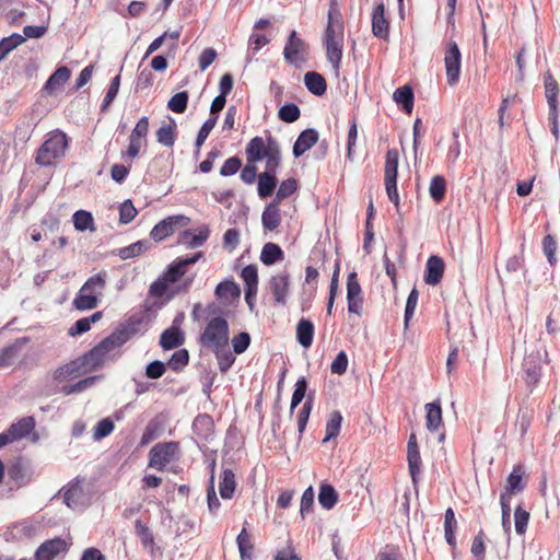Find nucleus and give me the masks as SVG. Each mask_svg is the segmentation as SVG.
Instances as JSON below:
<instances>
[{
    "label": "nucleus",
    "instance_id": "3c124183",
    "mask_svg": "<svg viewBox=\"0 0 560 560\" xmlns=\"http://www.w3.org/2000/svg\"><path fill=\"white\" fill-rule=\"evenodd\" d=\"M301 116L299 106L294 103H287L280 107L278 117L281 121L291 124L296 121Z\"/></svg>",
    "mask_w": 560,
    "mask_h": 560
},
{
    "label": "nucleus",
    "instance_id": "bf43d9fd",
    "mask_svg": "<svg viewBox=\"0 0 560 560\" xmlns=\"http://www.w3.org/2000/svg\"><path fill=\"white\" fill-rule=\"evenodd\" d=\"M217 120H218V117L212 116V117H209L203 122V125L199 129L197 138H196L195 145H196L197 149H200V147L205 143V141L207 140L208 136L210 135V132L215 127Z\"/></svg>",
    "mask_w": 560,
    "mask_h": 560
},
{
    "label": "nucleus",
    "instance_id": "13d9d810",
    "mask_svg": "<svg viewBox=\"0 0 560 560\" xmlns=\"http://www.w3.org/2000/svg\"><path fill=\"white\" fill-rule=\"evenodd\" d=\"M138 210L135 208L130 199L125 200L119 207V222L128 224L137 217Z\"/></svg>",
    "mask_w": 560,
    "mask_h": 560
},
{
    "label": "nucleus",
    "instance_id": "39448f33",
    "mask_svg": "<svg viewBox=\"0 0 560 560\" xmlns=\"http://www.w3.org/2000/svg\"><path fill=\"white\" fill-rule=\"evenodd\" d=\"M202 254L196 253L191 257L176 258L170 264L166 270L150 285L149 293L152 298H163L168 290V285L177 282L187 271V267L196 264Z\"/></svg>",
    "mask_w": 560,
    "mask_h": 560
},
{
    "label": "nucleus",
    "instance_id": "f3484780",
    "mask_svg": "<svg viewBox=\"0 0 560 560\" xmlns=\"http://www.w3.org/2000/svg\"><path fill=\"white\" fill-rule=\"evenodd\" d=\"M89 373V370L85 368V364L81 357L72 360L54 371V380L62 383L72 378H77L82 374Z\"/></svg>",
    "mask_w": 560,
    "mask_h": 560
},
{
    "label": "nucleus",
    "instance_id": "a211bd4d",
    "mask_svg": "<svg viewBox=\"0 0 560 560\" xmlns=\"http://www.w3.org/2000/svg\"><path fill=\"white\" fill-rule=\"evenodd\" d=\"M290 287V276L288 272H281L272 276L269 280V288L277 303L284 305Z\"/></svg>",
    "mask_w": 560,
    "mask_h": 560
},
{
    "label": "nucleus",
    "instance_id": "6e6d98bb",
    "mask_svg": "<svg viewBox=\"0 0 560 560\" xmlns=\"http://www.w3.org/2000/svg\"><path fill=\"white\" fill-rule=\"evenodd\" d=\"M188 98L189 95L186 91L178 92L171 97L167 107L176 114H183L187 108Z\"/></svg>",
    "mask_w": 560,
    "mask_h": 560
},
{
    "label": "nucleus",
    "instance_id": "2f4dec72",
    "mask_svg": "<svg viewBox=\"0 0 560 560\" xmlns=\"http://www.w3.org/2000/svg\"><path fill=\"white\" fill-rule=\"evenodd\" d=\"M70 75L71 71L67 67H59L46 81L44 90L48 94H52L70 79Z\"/></svg>",
    "mask_w": 560,
    "mask_h": 560
},
{
    "label": "nucleus",
    "instance_id": "6e6552de",
    "mask_svg": "<svg viewBox=\"0 0 560 560\" xmlns=\"http://www.w3.org/2000/svg\"><path fill=\"white\" fill-rule=\"evenodd\" d=\"M179 453L178 442L156 443L149 452V467L164 471L168 464L178 459Z\"/></svg>",
    "mask_w": 560,
    "mask_h": 560
},
{
    "label": "nucleus",
    "instance_id": "f8f14e48",
    "mask_svg": "<svg viewBox=\"0 0 560 560\" xmlns=\"http://www.w3.org/2000/svg\"><path fill=\"white\" fill-rule=\"evenodd\" d=\"M307 46L303 39H301L295 31H292L287 39L283 57L284 60L294 67H300L306 61Z\"/></svg>",
    "mask_w": 560,
    "mask_h": 560
},
{
    "label": "nucleus",
    "instance_id": "e433bc0d",
    "mask_svg": "<svg viewBox=\"0 0 560 560\" xmlns=\"http://www.w3.org/2000/svg\"><path fill=\"white\" fill-rule=\"evenodd\" d=\"M237 548L240 551L241 560H252V553L254 551V544L252 542V536L244 526L236 538Z\"/></svg>",
    "mask_w": 560,
    "mask_h": 560
},
{
    "label": "nucleus",
    "instance_id": "473e14b6",
    "mask_svg": "<svg viewBox=\"0 0 560 560\" xmlns=\"http://www.w3.org/2000/svg\"><path fill=\"white\" fill-rule=\"evenodd\" d=\"M176 122L174 119L170 118L167 124H163L156 130V140L159 143L164 147L172 148L176 141Z\"/></svg>",
    "mask_w": 560,
    "mask_h": 560
},
{
    "label": "nucleus",
    "instance_id": "f03ea898",
    "mask_svg": "<svg viewBox=\"0 0 560 560\" xmlns=\"http://www.w3.org/2000/svg\"><path fill=\"white\" fill-rule=\"evenodd\" d=\"M245 154L249 163L266 159L265 171L258 174L257 192L261 199L271 196L278 184L277 170L281 162V151L277 139L270 133L266 140L258 136L254 137L247 143Z\"/></svg>",
    "mask_w": 560,
    "mask_h": 560
},
{
    "label": "nucleus",
    "instance_id": "7ed1b4c3",
    "mask_svg": "<svg viewBox=\"0 0 560 560\" xmlns=\"http://www.w3.org/2000/svg\"><path fill=\"white\" fill-rule=\"evenodd\" d=\"M326 57L332 68H340L345 45V24L336 0H332L328 10V22L323 39Z\"/></svg>",
    "mask_w": 560,
    "mask_h": 560
},
{
    "label": "nucleus",
    "instance_id": "c85d7f7f",
    "mask_svg": "<svg viewBox=\"0 0 560 560\" xmlns=\"http://www.w3.org/2000/svg\"><path fill=\"white\" fill-rule=\"evenodd\" d=\"M315 327L311 319L302 317L296 325V340L305 349H308L314 339Z\"/></svg>",
    "mask_w": 560,
    "mask_h": 560
},
{
    "label": "nucleus",
    "instance_id": "052dcab7",
    "mask_svg": "<svg viewBox=\"0 0 560 560\" xmlns=\"http://www.w3.org/2000/svg\"><path fill=\"white\" fill-rule=\"evenodd\" d=\"M313 407V397L308 396L301 410L298 412V429L299 433L302 434L306 428L307 421Z\"/></svg>",
    "mask_w": 560,
    "mask_h": 560
},
{
    "label": "nucleus",
    "instance_id": "c03bdc74",
    "mask_svg": "<svg viewBox=\"0 0 560 560\" xmlns=\"http://www.w3.org/2000/svg\"><path fill=\"white\" fill-rule=\"evenodd\" d=\"M22 341L18 339L14 343H11L0 350V368L10 366L19 355L20 347Z\"/></svg>",
    "mask_w": 560,
    "mask_h": 560
},
{
    "label": "nucleus",
    "instance_id": "4468645a",
    "mask_svg": "<svg viewBox=\"0 0 560 560\" xmlns=\"http://www.w3.org/2000/svg\"><path fill=\"white\" fill-rule=\"evenodd\" d=\"M69 544L60 538L45 540L34 553V560H55L60 553L67 552Z\"/></svg>",
    "mask_w": 560,
    "mask_h": 560
},
{
    "label": "nucleus",
    "instance_id": "69168bd1",
    "mask_svg": "<svg viewBox=\"0 0 560 560\" xmlns=\"http://www.w3.org/2000/svg\"><path fill=\"white\" fill-rule=\"evenodd\" d=\"M231 342H232L234 353L242 354L243 352H245L247 350V348L250 345V336L248 332L243 331V332L235 335L232 338Z\"/></svg>",
    "mask_w": 560,
    "mask_h": 560
},
{
    "label": "nucleus",
    "instance_id": "ddd939ff",
    "mask_svg": "<svg viewBox=\"0 0 560 560\" xmlns=\"http://www.w3.org/2000/svg\"><path fill=\"white\" fill-rule=\"evenodd\" d=\"M84 479L77 477L68 483L65 492V503L72 510L83 508L89 503V497L83 488Z\"/></svg>",
    "mask_w": 560,
    "mask_h": 560
},
{
    "label": "nucleus",
    "instance_id": "09e8293b",
    "mask_svg": "<svg viewBox=\"0 0 560 560\" xmlns=\"http://www.w3.org/2000/svg\"><path fill=\"white\" fill-rule=\"evenodd\" d=\"M307 389V381L304 376H301L295 385H294V392L292 394L291 398V405H290V415L293 413L294 409L302 402L306 395Z\"/></svg>",
    "mask_w": 560,
    "mask_h": 560
},
{
    "label": "nucleus",
    "instance_id": "4be33fe9",
    "mask_svg": "<svg viewBox=\"0 0 560 560\" xmlns=\"http://www.w3.org/2000/svg\"><path fill=\"white\" fill-rule=\"evenodd\" d=\"M282 221L280 203L278 200L270 201L261 214V223L265 231H276Z\"/></svg>",
    "mask_w": 560,
    "mask_h": 560
},
{
    "label": "nucleus",
    "instance_id": "5701e85b",
    "mask_svg": "<svg viewBox=\"0 0 560 560\" xmlns=\"http://www.w3.org/2000/svg\"><path fill=\"white\" fill-rule=\"evenodd\" d=\"M444 261L439 256H431L425 264L424 281L429 285H436L441 282L444 275Z\"/></svg>",
    "mask_w": 560,
    "mask_h": 560
},
{
    "label": "nucleus",
    "instance_id": "79ce46f5",
    "mask_svg": "<svg viewBox=\"0 0 560 560\" xmlns=\"http://www.w3.org/2000/svg\"><path fill=\"white\" fill-rule=\"evenodd\" d=\"M192 428L196 434L207 439L213 433L214 423L209 415H199L196 417Z\"/></svg>",
    "mask_w": 560,
    "mask_h": 560
},
{
    "label": "nucleus",
    "instance_id": "a18cd8bd",
    "mask_svg": "<svg viewBox=\"0 0 560 560\" xmlns=\"http://www.w3.org/2000/svg\"><path fill=\"white\" fill-rule=\"evenodd\" d=\"M342 422V416L340 411L336 410L332 411L329 416V419L326 423V436L324 439V442L329 441L330 439H335L340 433Z\"/></svg>",
    "mask_w": 560,
    "mask_h": 560
},
{
    "label": "nucleus",
    "instance_id": "bb28decb",
    "mask_svg": "<svg viewBox=\"0 0 560 560\" xmlns=\"http://www.w3.org/2000/svg\"><path fill=\"white\" fill-rule=\"evenodd\" d=\"M318 141V132L315 129H306L302 131L293 145V154L295 158L303 155Z\"/></svg>",
    "mask_w": 560,
    "mask_h": 560
},
{
    "label": "nucleus",
    "instance_id": "603ef678",
    "mask_svg": "<svg viewBox=\"0 0 560 560\" xmlns=\"http://www.w3.org/2000/svg\"><path fill=\"white\" fill-rule=\"evenodd\" d=\"M407 459H408L410 476L412 478V481L416 482L417 477L419 476V474L421 471V465H422L419 448L407 450Z\"/></svg>",
    "mask_w": 560,
    "mask_h": 560
},
{
    "label": "nucleus",
    "instance_id": "2eb2a0df",
    "mask_svg": "<svg viewBox=\"0 0 560 560\" xmlns=\"http://www.w3.org/2000/svg\"><path fill=\"white\" fill-rule=\"evenodd\" d=\"M347 300H348V311L350 313H354L357 315L362 314V289L358 280L357 272H351L347 278Z\"/></svg>",
    "mask_w": 560,
    "mask_h": 560
},
{
    "label": "nucleus",
    "instance_id": "e2e57ef3",
    "mask_svg": "<svg viewBox=\"0 0 560 560\" xmlns=\"http://www.w3.org/2000/svg\"><path fill=\"white\" fill-rule=\"evenodd\" d=\"M97 378H98V376L86 377L84 380H81V381L77 382L73 385L63 386L61 392L65 395H71V394H74V393H81V392L85 390L86 388H89L90 386H92Z\"/></svg>",
    "mask_w": 560,
    "mask_h": 560
},
{
    "label": "nucleus",
    "instance_id": "37998d69",
    "mask_svg": "<svg viewBox=\"0 0 560 560\" xmlns=\"http://www.w3.org/2000/svg\"><path fill=\"white\" fill-rule=\"evenodd\" d=\"M429 192L431 198L436 202L440 203L445 198L446 192V180L441 175H435L432 177L429 186Z\"/></svg>",
    "mask_w": 560,
    "mask_h": 560
},
{
    "label": "nucleus",
    "instance_id": "58836bf2",
    "mask_svg": "<svg viewBox=\"0 0 560 560\" xmlns=\"http://www.w3.org/2000/svg\"><path fill=\"white\" fill-rule=\"evenodd\" d=\"M148 241H137L128 246L117 249V255L120 259L126 260L135 258L149 249Z\"/></svg>",
    "mask_w": 560,
    "mask_h": 560
},
{
    "label": "nucleus",
    "instance_id": "f257e3e1",
    "mask_svg": "<svg viewBox=\"0 0 560 560\" xmlns=\"http://www.w3.org/2000/svg\"><path fill=\"white\" fill-rule=\"evenodd\" d=\"M221 312V307L215 303L207 305V313L212 317L208 319L198 341L201 348L215 355L219 370L225 373L235 362V357L229 346V323Z\"/></svg>",
    "mask_w": 560,
    "mask_h": 560
},
{
    "label": "nucleus",
    "instance_id": "20e7f679",
    "mask_svg": "<svg viewBox=\"0 0 560 560\" xmlns=\"http://www.w3.org/2000/svg\"><path fill=\"white\" fill-rule=\"evenodd\" d=\"M130 336L131 334L127 329L116 330L104 338L89 352L81 355L89 372L101 368L109 358V354L126 343L130 339Z\"/></svg>",
    "mask_w": 560,
    "mask_h": 560
},
{
    "label": "nucleus",
    "instance_id": "9d476101",
    "mask_svg": "<svg viewBox=\"0 0 560 560\" xmlns=\"http://www.w3.org/2000/svg\"><path fill=\"white\" fill-rule=\"evenodd\" d=\"M190 219L184 214L170 215L156 223L150 232V237L155 242H162L173 235L176 230L186 228Z\"/></svg>",
    "mask_w": 560,
    "mask_h": 560
},
{
    "label": "nucleus",
    "instance_id": "f704fd0d",
    "mask_svg": "<svg viewBox=\"0 0 560 560\" xmlns=\"http://www.w3.org/2000/svg\"><path fill=\"white\" fill-rule=\"evenodd\" d=\"M235 475L232 469L226 468L222 471L221 481L219 483V492L222 499H232L235 491Z\"/></svg>",
    "mask_w": 560,
    "mask_h": 560
},
{
    "label": "nucleus",
    "instance_id": "393cba45",
    "mask_svg": "<svg viewBox=\"0 0 560 560\" xmlns=\"http://www.w3.org/2000/svg\"><path fill=\"white\" fill-rule=\"evenodd\" d=\"M524 475V467L522 465H515L506 478L503 493H506V495L511 498L513 494L522 492L525 489V483L523 482Z\"/></svg>",
    "mask_w": 560,
    "mask_h": 560
},
{
    "label": "nucleus",
    "instance_id": "49530a36",
    "mask_svg": "<svg viewBox=\"0 0 560 560\" xmlns=\"http://www.w3.org/2000/svg\"><path fill=\"white\" fill-rule=\"evenodd\" d=\"M25 38L20 34H12L0 40V61L3 60L13 49L20 46Z\"/></svg>",
    "mask_w": 560,
    "mask_h": 560
},
{
    "label": "nucleus",
    "instance_id": "0eeeda50",
    "mask_svg": "<svg viewBox=\"0 0 560 560\" xmlns=\"http://www.w3.org/2000/svg\"><path fill=\"white\" fill-rule=\"evenodd\" d=\"M68 147V137L63 131L55 130L37 150L35 162L40 166L52 165L54 162L61 158Z\"/></svg>",
    "mask_w": 560,
    "mask_h": 560
},
{
    "label": "nucleus",
    "instance_id": "dca6fc26",
    "mask_svg": "<svg viewBox=\"0 0 560 560\" xmlns=\"http://www.w3.org/2000/svg\"><path fill=\"white\" fill-rule=\"evenodd\" d=\"M523 380L532 392L538 384L541 376V360L538 353H530L524 358L523 361Z\"/></svg>",
    "mask_w": 560,
    "mask_h": 560
},
{
    "label": "nucleus",
    "instance_id": "4c0bfd02",
    "mask_svg": "<svg viewBox=\"0 0 560 560\" xmlns=\"http://www.w3.org/2000/svg\"><path fill=\"white\" fill-rule=\"evenodd\" d=\"M457 528V522L455 513L452 508H447L444 515V533L446 542L452 547H456L455 530Z\"/></svg>",
    "mask_w": 560,
    "mask_h": 560
},
{
    "label": "nucleus",
    "instance_id": "9b49d317",
    "mask_svg": "<svg viewBox=\"0 0 560 560\" xmlns=\"http://www.w3.org/2000/svg\"><path fill=\"white\" fill-rule=\"evenodd\" d=\"M444 65L447 83L455 85L459 81L462 54L458 45L453 40H450L445 46Z\"/></svg>",
    "mask_w": 560,
    "mask_h": 560
},
{
    "label": "nucleus",
    "instance_id": "680f3d73",
    "mask_svg": "<svg viewBox=\"0 0 560 560\" xmlns=\"http://www.w3.org/2000/svg\"><path fill=\"white\" fill-rule=\"evenodd\" d=\"M485 538V533L482 529H480L472 540L470 551L477 558V560H485L486 558Z\"/></svg>",
    "mask_w": 560,
    "mask_h": 560
},
{
    "label": "nucleus",
    "instance_id": "8fccbe9b",
    "mask_svg": "<svg viewBox=\"0 0 560 560\" xmlns=\"http://www.w3.org/2000/svg\"><path fill=\"white\" fill-rule=\"evenodd\" d=\"M298 187L299 184L295 178H288L282 180L273 200H278V203H281L283 199L292 196L298 190Z\"/></svg>",
    "mask_w": 560,
    "mask_h": 560
},
{
    "label": "nucleus",
    "instance_id": "72a5a7b5",
    "mask_svg": "<svg viewBox=\"0 0 560 560\" xmlns=\"http://www.w3.org/2000/svg\"><path fill=\"white\" fill-rule=\"evenodd\" d=\"M284 259V253L276 243H266L260 253V261L266 266H271Z\"/></svg>",
    "mask_w": 560,
    "mask_h": 560
},
{
    "label": "nucleus",
    "instance_id": "7c9ffc66",
    "mask_svg": "<svg viewBox=\"0 0 560 560\" xmlns=\"http://www.w3.org/2000/svg\"><path fill=\"white\" fill-rule=\"evenodd\" d=\"M304 83L307 90L316 96H322L327 91L325 78L315 71H308L305 73Z\"/></svg>",
    "mask_w": 560,
    "mask_h": 560
},
{
    "label": "nucleus",
    "instance_id": "774afa93",
    "mask_svg": "<svg viewBox=\"0 0 560 560\" xmlns=\"http://www.w3.org/2000/svg\"><path fill=\"white\" fill-rule=\"evenodd\" d=\"M242 167V160L238 156L229 158L220 168V175L232 176Z\"/></svg>",
    "mask_w": 560,
    "mask_h": 560
},
{
    "label": "nucleus",
    "instance_id": "6ab92c4d",
    "mask_svg": "<svg viewBox=\"0 0 560 560\" xmlns=\"http://www.w3.org/2000/svg\"><path fill=\"white\" fill-rule=\"evenodd\" d=\"M372 33L375 37L388 39L389 20L385 16V5L378 3L372 12Z\"/></svg>",
    "mask_w": 560,
    "mask_h": 560
},
{
    "label": "nucleus",
    "instance_id": "aec40b11",
    "mask_svg": "<svg viewBox=\"0 0 560 560\" xmlns=\"http://www.w3.org/2000/svg\"><path fill=\"white\" fill-rule=\"evenodd\" d=\"M210 236V229L202 225L197 230H185L179 234L178 243L188 248H197L202 246Z\"/></svg>",
    "mask_w": 560,
    "mask_h": 560
},
{
    "label": "nucleus",
    "instance_id": "a878e982",
    "mask_svg": "<svg viewBox=\"0 0 560 560\" xmlns=\"http://www.w3.org/2000/svg\"><path fill=\"white\" fill-rule=\"evenodd\" d=\"M215 295L224 304H232L241 296V289L233 280H224L215 288Z\"/></svg>",
    "mask_w": 560,
    "mask_h": 560
},
{
    "label": "nucleus",
    "instance_id": "864d4df0",
    "mask_svg": "<svg viewBox=\"0 0 560 560\" xmlns=\"http://www.w3.org/2000/svg\"><path fill=\"white\" fill-rule=\"evenodd\" d=\"M119 86H120V75L118 74L110 81V84L106 91L104 98H103V102L101 105V110L103 113H105L109 108V106L116 98L118 91H119Z\"/></svg>",
    "mask_w": 560,
    "mask_h": 560
},
{
    "label": "nucleus",
    "instance_id": "cd10ccee",
    "mask_svg": "<svg viewBox=\"0 0 560 560\" xmlns=\"http://www.w3.org/2000/svg\"><path fill=\"white\" fill-rule=\"evenodd\" d=\"M185 342L184 332L176 326L165 329L160 337V346L164 350L180 347Z\"/></svg>",
    "mask_w": 560,
    "mask_h": 560
},
{
    "label": "nucleus",
    "instance_id": "a19ab883",
    "mask_svg": "<svg viewBox=\"0 0 560 560\" xmlns=\"http://www.w3.org/2000/svg\"><path fill=\"white\" fill-rule=\"evenodd\" d=\"M338 500L337 491L334 489L332 486L323 483L319 487V493H318V502L319 504L326 509L330 510L335 506Z\"/></svg>",
    "mask_w": 560,
    "mask_h": 560
},
{
    "label": "nucleus",
    "instance_id": "0e129e2a",
    "mask_svg": "<svg viewBox=\"0 0 560 560\" xmlns=\"http://www.w3.org/2000/svg\"><path fill=\"white\" fill-rule=\"evenodd\" d=\"M542 250L546 255L549 264L553 266L557 262L556 252H557V242L555 237L550 234L546 235L542 240Z\"/></svg>",
    "mask_w": 560,
    "mask_h": 560
},
{
    "label": "nucleus",
    "instance_id": "c9c22d12",
    "mask_svg": "<svg viewBox=\"0 0 560 560\" xmlns=\"http://www.w3.org/2000/svg\"><path fill=\"white\" fill-rule=\"evenodd\" d=\"M393 98L398 105H401L402 109L407 114H411L412 108H413V98L415 97H413V91L410 86L404 85V86L396 89V91L393 94Z\"/></svg>",
    "mask_w": 560,
    "mask_h": 560
},
{
    "label": "nucleus",
    "instance_id": "5fc2aeb1",
    "mask_svg": "<svg viewBox=\"0 0 560 560\" xmlns=\"http://www.w3.org/2000/svg\"><path fill=\"white\" fill-rule=\"evenodd\" d=\"M189 361V353L186 349H179L173 353L167 362L170 369L175 372L182 371Z\"/></svg>",
    "mask_w": 560,
    "mask_h": 560
},
{
    "label": "nucleus",
    "instance_id": "4d7b16f0",
    "mask_svg": "<svg viewBox=\"0 0 560 560\" xmlns=\"http://www.w3.org/2000/svg\"><path fill=\"white\" fill-rule=\"evenodd\" d=\"M529 513L523 509L521 505H517L514 511V524L515 532L517 535H524L527 529V525L529 522Z\"/></svg>",
    "mask_w": 560,
    "mask_h": 560
},
{
    "label": "nucleus",
    "instance_id": "ea45409f",
    "mask_svg": "<svg viewBox=\"0 0 560 560\" xmlns=\"http://www.w3.org/2000/svg\"><path fill=\"white\" fill-rule=\"evenodd\" d=\"M73 225L77 231L84 232L86 230L95 231L94 219L91 212L78 210L72 215Z\"/></svg>",
    "mask_w": 560,
    "mask_h": 560
},
{
    "label": "nucleus",
    "instance_id": "1a4fd4ad",
    "mask_svg": "<svg viewBox=\"0 0 560 560\" xmlns=\"http://www.w3.org/2000/svg\"><path fill=\"white\" fill-rule=\"evenodd\" d=\"M398 160V150L395 148L388 149L385 156L384 183L386 194L395 205L397 212H399V196L397 191Z\"/></svg>",
    "mask_w": 560,
    "mask_h": 560
},
{
    "label": "nucleus",
    "instance_id": "c756f323",
    "mask_svg": "<svg viewBox=\"0 0 560 560\" xmlns=\"http://www.w3.org/2000/svg\"><path fill=\"white\" fill-rule=\"evenodd\" d=\"M425 409V427L429 431H438L443 424L442 408L440 401L429 402Z\"/></svg>",
    "mask_w": 560,
    "mask_h": 560
},
{
    "label": "nucleus",
    "instance_id": "338daca9",
    "mask_svg": "<svg viewBox=\"0 0 560 560\" xmlns=\"http://www.w3.org/2000/svg\"><path fill=\"white\" fill-rule=\"evenodd\" d=\"M115 424L109 418L102 419L94 428L93 436L95 440H101L109 435L114 431Z\"/></svg>",
    "mask_w": 560,
    "mask_h": 560
},
{
    "label": "nucleus",
    "instance_id": "de8ad7c7",
    "mask_svg": "<svg viewBox=\"0 0 560 560\" xmlns=\"http://www.w3.org/2000/svg\"><path fill=\"white\" fill-rule=\"evenodd\" d=\"M161 432H162L161 422L156 419L150 420L141 435L140 446L148 445L150 442H152L153 440L159 438Z\"/></svg>",
    "mask_w": 560,
    "mask_h": 560
},
{
    "label": "nucleus",
    "instance_id": "423d86ee",
    "mask_svg": "<svg viewBox=\"0 0 560 560\" xmlns=\"http://www.w3.org/2000/svg\"><path fill=\"white\" fill-rule=\"evenodd\" d=\"M106 279L107 273L105 271L90 277L74 298V307L80 311L95 308L98 304V296L102 295L106 287Z\"/></svg>",
    "mask_w": 560,
    "mask_h": 560
},
{
    "label": "nucleus",
    "instance_id": "b1692460",
    "mask_svg": "<svg viewBox=\"0 0 560 560\" xmlns=\"http://www.w3.org/2000/svg\"><path fill=\"white\" fill-rule=\"evenodd\" d=\"M7 474L16 488H21L31 481V475L27 472V469L21 458L10 463Z\"/></svg>",
    "mask_w": 560,
    "mask_h": 560
},
{
    "label": "nucleus",
    "instance_id": "412c9836",
    "mask_svg": "<svg viewBox=\"0 0 560 560\" xmlns=\"http://www.w3.org/2000/svg\"><path fill=\"white\" fill-rule=\"evenodd\" d=\"M36 425V421L34 417L27 416L19 419L16 422L12 423L8 431L10 433V438L13 439V441H20L24 438H27L30 434L33 433L34 441L37 439V434L34 432Z\"/></svg>",
    "mask_w": 560,
    "mask_h": 560
}]
</instances>
